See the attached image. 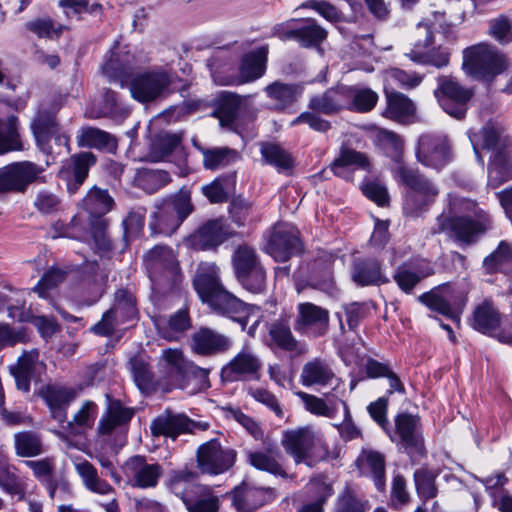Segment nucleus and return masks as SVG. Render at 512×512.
Masks as SVG:
<instances>
[{
	"mask_svg": "<svg viewBox=\"0 0 512 512\" xmlns=\"http://www.w3.org/2000/svg\"><path fill=\"white\" fill-rule=\"evenodd\" d=\"M417 157L426 166L442 168L451 157L450 145L446 136L422 135L419 139Z\"/></svg>",
	"mask_w": 512,
	"mask_h": 512,
	"instance_id": "19",
	"label": "nucleus"
},
{
	"mask_svg": "<svg viewBox=\"0 0 512 512\" xmlns=\"http://www.w3.org/2000/svg\"><path fill=\"white\" fill-rule=\"evenodd\" d=\"M335 377L330 365L319 358L306 362L301 370L300 380L304 386H326Z\"/></svg>",
	"mask_w": 512,
	"mask_h": 512,
	"instance_id": "31",
	"label": "nucleus"
},
{
	"mask_svg": "<svg viewBox=\"0 0 512 512\" xmlns=\"http://www.w3.org/2000/svg\"><path fill=\"white\" fill-rule=\"evenodd\" d=\"M501 314L490 301H483L473 311L472 327L484 334H491L501 325Z\"/></svg>",
	"mask_w": 512,
	"mask_h": 512,
	"instance_id": "32",
	"label": "nucleus"
},
{
	"mask_svg": "<svg viewBox=\"0 0 512 512\" xmlns=\"http://www.w3.org/2000/svg\"><path fill=\"white\" fill-rule=\"evenodd\" d=\"M348 108L357 112H368L372 110L377 101L378 95L369 88H356L347 86Z\"/></svg>",
	"mask_w": 512,
	"mask_h": 512,
	"instance_id": "43",
	"label": "nucleus"
},
{
	"mask_svg": "<svg viewBox=\"0 0 512 512\" xmlns=\"http://www.w3.org/2000/svg\"><path fill=\"white\" fill-rule=\"evenodd\" d=\"M418 299L430 310L449 317L457 323L467 303V295L464 291L452 292L448 286L424 293Z\"/></svg>",
	"mask_w": 512,
	"mask_h": 512,
	"instance_id": "11",
	"label": "nucleus"
},
{
	"mask_svg": "<svg viewBox=\"0 0 512 512\" xmlns=\"http://www.w3.org/2000/svg\"><path fill=\"white\" fill-rule=\"evenodd\" d=\"M242 99L241 96L233 93H221L217 114L222 126L231 124L236 118Z\"/></svg>",
	"mask_w": 512,
	"mask_h": 512,
	"instance_id": "49",
	"label": "nucleus"
},
{
	"mask_svg": "<svg viewBox=\"0 0 512 512\" xmlns=\"http://www.w3.org/2000/svg\"><path fill=\"white\" fill-rule=\"evenodd\" d=\"M297 20L291 19L274 27V35L283 41L294 40L301 47H312L321 44L327 38V31L309 18L301 26H296Z\"/></svg>",
	"mask_w": 512,
	"mask_h": 512,
	"instance_id": "12",
	"label": "nucleus"
},
{
	"mask_svg": "<svg viewBox=\"0 0 512 512\" xmlns=\"http://www.w3.org/2000/svg\"><path fill=\"white\" fill-rule=\"evenodd\" d=\"M77 142L81 147L95 148L109 153H115L117 149V141L114 136L94 127L83 128Z\"/></svg>",
	"mask_w": 512,
	"mask_h": 512,
	"instance_id": "35",
	"label": "nucleus"
},
{
	"mask_svg": "<svg viewBox=\"0 0 512 512\" xmlns=\"http://www.w3.org/2000/svg\"><path fill=\"white\" fill-rule=\"evenodd\" d=\"M65 280V273L58 269L52 268L48 270L38 282L34 291H36L41 298H48L49 291L58 286Z\"/></svg>",
	"mask_w": 512,
	"mask_h": 512,
	"instance_id": "62",
	"label": "nucleus"
},
{
	"mask_svg": "<svg viewBox=\"0 0 512 512\" xmlns=\"http://www.w3.org/2000/svg\"><path fill=\"white\" fill-rule=\"evenodd\" d=\"M512 179V161L505 152L494 154L488 168V185L498 187Z\"/></svg>",
	"mask_w": 512,
	"mask_h": 512,
	"instance_id": "40",
	"label": "nucleus"
},
{
	"mask_svg": "<svg viewBox=\"0 0 512 512\" xmlns=\"http://www.w3.org/2000/svg\"><path fill=\"white\" fill-rule=\"evenodd\" d=\"M414 44L409 57L419 63L431 64L437 68L449 63V52L446 49H429L433 42V32L425 23H419L413 32Z\"/></svg>",
	"mask_w": 512,
	"mask_h": 512,
	"instance_id": "13",
	"label": "nucleus"
},
{
	"mask_svg": "<svg viewBox=\"0 0 512 512\" xmlns=\"http://www.w3.org/2000/svg\"><path fill=\"white\" fill-rule=\"evenodd\" d=\"M297 318L295 330L320 337L325 335L329 329V311L311 302L300 303L297 307Z\"/></svg>",
	"mask_w": 512,
	"mask_h": 512,
	"instance_id": "18",
	"label": "nucleus"
},
{
	"mask_svg": "<svg viewBox=\"0 0 512 512\" xmlns=\"http://www.w3.org/2000/svg\"><path fill=\"white\" fill-rule=\"evenodd\" d=\"M507 67L505 56L489 44L480 43L463 52V68L474 78L492 80Z\"/></svg>",
	"mask_w": 512,
	"mask_h": 512,
	"instance_id": "7",
	"label": "nucleus"
},
{
	"mask_svg": "<svg viewBox=\"0 0 512 512\" xmlns=\"http://www.w3.org/2000/svg\"><path fill=\"white\" fill-rule=\"evenodd\" d=\"M352 280L359 286L380 285L387 282L380 263L373 259L357 260L351 272Z\"/></svg>",
	"mask_w": 512,
	"mask_h": 512,
	"instance_id": "33",
	"label": "nucleus"
},
{
	"mask_svg": "<svg viewBox=\"0 0 512 512\" xmlns=\"http://www.w3.org/2000/svg\"><path fill=\"white\" fill-rule=\"evenodd\" d=\"M14 447L19 457H35L43 452L41 437L33 431H20L14 434Z\"/></svg>",
	"mask_w": 512,
	"mask_h": 512,
	"instance_id": "42",
	"label": "nucleus"
},
{
	"mask_svg": "<svg viewBox=\"0 0 512 512\" xmlns=\"http://www.w3.org/2000/svg\"><path fill=\"white\" fill-rule=\"evenodd\" d=\"M134 412L132 409L122 406L118 400H109L108 406L98 423V433L108 435L116 428L127 424Z\"/></svg>",
	"mask_w": 512,
	"mask_h": 512,
	"instance_id": "30",
	"label": "nucleus"
},
{
	"mask_svg": "<svg viewBox=\"0 0 512 512\" xmlns=\"http://www.w3.org/2000/svg\"><path fill=\"white\" fill-rule=\"evenodd\" d=\"M74 467L87 490L99 495L112 496L111 501L104 505L106 512H118L115 490L99 477L97 469L87 460L74 463Z\"/></svg>",
	"mask_w": 512,
	"mask_h": 512,
	"instance_id": "23",
	"label": "nucleus"
},
{
	"mask_svg": "<svg viewBox=\"0 0 512 512\" xmlns=\"http://www.w3.org/2000/svg\"><path fill=\"white\" fill-rule=\"evenodd\" d=\"M281 445L296 464L304 463L312 467L328 456L323 437L311 426L286 430Z\"/></svg>",
	"mask_w": 512,
	"mask_h": 512,
	"instance_id": "3",
	"label": "nucleus"
},
{
	"mask_svg": "<svg viewBox=\"0 0 512 512\" xmlns=\"http://www.w3.org/2000/svg\"><path fill=\"white\" fill-rule=\"evenodd\" d=\"M207 427V423H196L185 415H169L154 420L151 429L154 435H165L175 439L181 433H192L196 428L205 430Z\"/></svg>",
	"mask_w": 512,
	"mask_h": 512,
	"instance_id": "27",
	"label": "nucleus"
},
{
	"mask_svg": "<svg viewBox=\"0 0 512 512\" xmlns=\"http://www.w3.org/2000/svg\"><path fill=\"white\" fill-rule=\"evenodd\" d=\"M436 95L439 104L447 114L456 119H462L466 114L467 103L473 92L451 78H443Z\"/></svg>",
	"mask_w": 512,
	"mask_h": 512,
	"instance_id": "16",
	"label": "nucleus"
},
{
	"mask_svg": "<svg viewBox=\"0 0 512 512\" xmlns=\"http://www.w3.org/2000/svg\"><path fill=\"white\" fill-rule=\"evenodd\" d=\"M73 182L68 183V189L74 193L88 175L91 166L95 165L96 157L91 152H82L71 157Z\"/></svg>",
	"mask_w": 512,
	"mask_h": 512,
	"instance_id": "44",
	"label": "nucleus"
},
{
	"mask_svg": "<svg viewBox=\"0 0 512 512\" xmlns=\"http://www.w3.org/2000/svg\"><path fill=\"white\" fill-rule=\"evenodd\" d=\"M364 474L370 475L378 490L384 487L385 460L381 453L373 450H363L357 459Z\"/></svg>",
	"mask_w": 512,
	"mask_h": 512,
	"instance_id": "36",
	"label": "nucleus"
},
{
	"mask_svg": "<svg viewBox=\"0 0 512 512\" xmlns=\"http://www.w3.org/2000/svg\"><path fill=\"white\" fill-rule=\"evenodd\" d=\"M265 54L257 51L246 55L240 68L242 82H250L260 78L265 72Z\"/></svg>",
	"mask_w": 512,
	"mask_h": 512,
	"instance_id": "48",
	"label": "nucleus"
},
{
	"mask_svg": "<svg viewBox=\"0 0 512 512\" xmlns=\"http://www.w3.org/2000/svg\"><path fill=\"white\" fill-rule=\"evenodd\" d=\"M24 149L17 116L10 115L6 120L0 119V155Z\"/></svg>",
	"mask_w": 512,
	"mask_h": 512,
	"instance_id": "34",
	"label": "nucleus"
},
{
	"mask_svg": "<svg viewBox=\"0 0 512 512\" xmlns=\"http://www.w3.org/2000/svg\"><path fill=\"white\" fill-rule=\"evenodd\" d=\"M43 168L30 161L14 162L0 168V194L24 192L39 180Z\"/></svg>",
	"mask_w": 512,
	"mask_h": 512,
	"instance_id": "10",
	"label": "nucleus"
},
{
	"mask_svg": "<svg viewBox=\"0 0 512 512\" xmlns=\"http://www.w3.org/2000/svg\"><path fill=\"white\" fill-rule=\"evenodd\" d=\"M192 211L190 193L181 190L173 198L163 201L157 207L150 223L151 229L155 233L171 235Z\"/></svg>",
	"mask_w": 512,
	"mask_h": 512,
	"instance_id": "8",
	"label": "nucleus"
},
{
	"mask_svg": "<svg viewBox=\"0 0 512 512\" xmlns=\"http://www.w3.org/2000/svg\"><path fill=\"white\" fill-rule=\"evenodd\" d=\"M397 174L409 188L403 204L404 213L410 217H418L435 201L439 189L412 168L401 166Z\"/></svg>",
	"mask_w": 512,
	"mask_h": 512,
	"instance_id": "6",
	"label": "nucleus"
},
{
	"mask_svg": "<svg viewBox=\"0 0 512 512\" xmlns=\"http://www.w3.org/2000/svg\"><path fill=\"white\" fill-rule=\"evenodd\" d=\"M469 138L475 153L481 161L482 159L479 156L480 149L491 150L495 153L503 152L502 149L506 146L507 142L504 128L495 122L486 123L477 132H470Z\"/></svg>",
	"mask_w": 512,
	"mask_h": 512,
	"instance_id": "25",
	"label": "nucleus"
},
{
	"mask_svg": "<svg viewBox=\"0 0 512 512\" xmlns=\"http://www.w3.org/2000/svg\"><path fill=\"white\" fill-rule=\"evenodd\" d=\"M121 322H126L136 316V308L133 297L125 290H119L115 294V303L111 308Z\"/></svg>",
	"mask_w": 512,
	"mask_h": 512,
	"instance_id": "57",
	"label": "nucleus"
},
{
	"mask_svg": "<svg viewBox=\"0 0 512 512\" xmlns=\"http://www.w3.org/2000/svg\"><path fill=\"white\" fill-rule=\"evenodd\" d=\"M269 334L274 343L287 351H293L297 347V341L293 337L290 328L287 325L278 323L271 326Z\"/></svg>",
	"mask_w": 512,
	"mask_h": 512,
	"instance_id": "61",
	"label": "nucleus"
},
{
	"mask_svg": "<svg viewBox=\"0 0 512 512\" xmlns=\"http://www.w3.org/2000/svg\"><path fill=\"white\" fill-rule=\"evenodd\" d=\"M194 288L203 302L216 312L237 321L245 329L248 319L259 311L256 306L245 304L224 289L219 279V268L214 263L203 262L198 266Z\"/></svg>",
	"mask_w": 512,
	"mask_h": 512,
	"instance_id": "1",
	"label": "nucleus"
},
{
	"mask_svg": "<svg viewBox=\"0 0 512 512\" xmlns=\"http://www.w3.org/2000/svg\"><path fill=\"white\" fill-rule=\"evenodd\" d=\"M299 231L291 224H277L269 238L266 250L275 261L285 262L300 250Z\"/></svg>",
	"mask_w": 512,
	"mask_h": 512,
	"instance_id": "15",
	"label": "nucleus"
},
{
	"mask_svg": "<svg viewBox=\"0 0 512 512\" xmlns=\"http://www.w3.org/2000/svg\"><path fill=\"white\" fill-rule=\"evenodd\" d=\"M236 455L235 450L223 447L216 439H212L198 447L197 468L203 474L219 475L234 465Z\"/></svg>",
	"mask_w": 512,
	"mask_h": 512,
	"instance_id": "9",
	"label": "nucleus"
},
{
	"mask_svg": "<svg viewBox=\"0 0 512 512\" xmlns=\"http://www.w3.org/2000/svg\"><path fill=\"white\" fill-rule=\"evenodd\" d=\"M296 395L301 399L305 409L310 413L328 418L335 415V408L329 406L324 399L303 391L297 392Z\"/></svg>",
	"mask_w": 512,
	"mask_h": 512,
	"instance_id": "55",
	"label": "nucleus"
},
{
	"mask_svg": "<svg viewBox=\"0 0 512 512\" xmlns=\"http://www.w3.org/2000/svg\"><path fill=\"white\" fill-rule=\"evenodd\" d=\"M299 8H307L316 11L331 23H337L342 19V13L336 6L325 0H306Z\"/></svg>",
	"mask_w": 512,
	"mask_h": 512,
	"instance_id": "60",
	"label": "nucleus"
},
{
	"mask_svg": "<svg viewBox=\"0 0 512 512\" xmlns=\"http://www.w3.org/2000/svg\"><path fill=\"white\" fill-rule=\"evenodd\" d=\"M233 263L238 279L259 267L254 249L240 246L234 253Z\"/></svg>",
	"mask_w": 512,
	"mask_h": 512,
	"instance_id": "50",
	"label": "nucleus"
},
{
	"mask_svg": "<svg viewBox=\"0 0 512 512\" xmlns=\"http://www.w3.org/2000/svg\"><path fill=\"white\" fill-rule=\"evenodd\" d=\"M395 427L396 434L400 437L401 443L408 453L422 452L424 443L417 416L407 413L399 414L395 418Z\"/></svg>",
	"mask_w": 512,
	"mask_h": 512,
	"instance_id": "24",
	"label": "nucleus"
},
{
	"mask_svg": "<svg viewBox=\"0 0 512 512\" xmlns=\"http://www.w3.org/2000/svg\"><path fill=\"white\" fill-rule=\"evenodd\" d=\"M369 165V160L365 154L353 149L344 148L333 161L331 169L335 175L343 176L345 167L352 166L356 169H368Z\"/></svg>",
	"mask_w": 512,
	"mask_h": 512,
	"instance_id": "45",
	"label": "nucleus"
},
{
	"mask_svg": "<svg viewBox=\"0 0 512 512\" xmlns=\"http://www.w3.org/2000/svg\"><path fill=\"white\" fill-rule=\"evenodd\" d=\"M196 478V473L186 468L173 470L167 487L182 500L188 512H219V497L209 487L197 484Z\"/></svg>",
	"mask_w": 512,
	"mask_h": 512,
	"instance_id": "2",
	"label": "nucleus"
},
{
	"mask_svg": "<svg viewBox=\"0 0 512 512\" xmlns=\"http://www.w3.org/2000/svg\"><path fill=\"white\" fill-rule=\"evenodd\" d=\"M113 198L107 190L94 186L81 201V207L94 218H102L113 207Z\"/></svg>",
	"mask_w": 512,
	"mask_h": 512,
	"instance_id": "37",
	"label": "nucleus"
},
{
	"mask_svg": "<svg viewBox=\"0 0 512 512\" xmlns=\"http://www.w3.org/2000/svg\"><path fill=\"white\" fill-rule=\"evenodd\" d=\"M0 487L9 495L23 499L26 494V483L14 469L5 467L0 470Z\"/></svg>",
	"mask_w": 512,
	"mask_h": 512,
	"instance_id": "51",
	"label": "nucleus"
},
{
	"mask_svg": "<svg viewBox=\"0 0 512 512\" xmlns=\"http://www.w3.org/2000/svg\"><path fill=\"white\" fill-rule=\"evenodd\" d=\"M192 349L203 356L223 353L230 349L231 340L210 328H200L192 336Z\"/></svg>",
	"mask_w": 512,
	"mask_h": 512,
	"instance_id": "26",
	"label": "nucleus"
},
{
	"mask_svg": "<svg viewBox=\"0 0 512 512\" xmlns=\"http://www.w3.org/2000/svg\"><path fill=\"white\" fill-rule=\"evenodd\" d=\"M181 137L178 134H159L152 144V155L156 160L169 156L180 144Z\"/></svg>",
	"mask_w": 512,
	"mask_h": 512,
	"instance_id": "54",
	"label": "nucleus"
},
{
	"mask_svg": "<svg viewBox=\"0 0 512 512\" xmlns=\"http://www.w3.org/2000/svg\"><path fill=\"white\" fill-rule=\"evenodd\" d=\"M43 397L50 408L53 418L59 423L66 422V409L69 403L76 397L73 388L53 384L43 390Z\"/></svg>",
	"mask_w": 512,
	"mask_h": 512,
	"instance_id": "28",
	"label": "nucleus"
},
{
	"mask_svg": "<svg viewBox=\"0 0 512 512\" xmlns=\"http://www.w3.org/2000/svg\"><path fill=\"white\" fill-rule=\"evenodd\" d=\"M247 459L248 463L257 470L283 478L288 476L280 462L281 454L276 446L269 445L261 450L249 451Z\"/></svg>",
	"mask_w": 512,
	"mask_h": 512,
	"instance_id": "29",
	"label": "nucleus"
},
{
	"mask_svg": "<svg viewBox=\"0 0 512 512\" xmlns=\"http://www.w3.org/2000/svg\"><path fill=\"white\" fill-rule=\"evenodd\" d=\"M97 411L98 407L95 402L84 401L73 415L72 420L67 422V427L74 434H77L79 429L91 428L95 422Z\"/></svg>",
	"mask_w": 512,
	"mask_h": 512,
	"instance_id": "46",
	"label": "nucleus"
},
{
	"mask_svg": "<svg viewBox=\"0 0 512 512\" xmlns=\"http://www.w3.org/2000/svg\"><path fill=\"white\" fill-rule=\"evenodd\" d=\"M172 82L171 75L161 69L137 74L130 83L132 97L142 103L160 97Z\"/></svg>",
	"mask_w": 512,
	"mask_h": 512,
	"instance_id": "14",
	"label": "nucleus"
},
{
	"mask_svg": "<svg viewBox=\"0 0 512 512\" xmlns=\"http://www.w3.org/2000/svg\"><path fill=\"white\" fill-rule=\"evenodd\" d=\"M347 86H337L327 89L321 94L313 95L308 103L312 112H303L290 122V126L307 124L317 132H326L330 129V122L316 113L335 115L348 108Z\"/></svg>",
	"mask_w": 512,
	"mask_h": 512,
	"instance_id": "4",
	"label": "nucleus"
},
{
	"mask_svg": "<svg viewBox=\"0 0 512 512\" xmlns=\"http://www.w3.org/2000/svg\"><path fill=\"white\" fill-rule=\"evenodd\" d=\"M31 130L37 144L41 147L59 131L54 115L47 111L37 113L31 122Z\"/></svg>",
	"mask_w": 512,
	"mask_h": 512,
	"instance_id": "41",
	"label": "nucleus"
},
{
	"mask_svg": "<svg viewBox=\"0 0 512 512\" xmlns=\"http://www.w3.org/2000/svg\"><path fill=\"white\" fill-rule=\"evenodd\" d=\"M489 31L490 35L499 42L508 43L512 41V23L505 16L492 19L490 21Z\"/></svg>",
	"mask_w": 512,
	"mask_h": 512,
	"instance_id": "63",
	"label": "nucleus"
},
{
	"mask_svg": "<svg viewBox=\"0 0 512 512\" xmlns=\"http://www.w3.org/2000/svg\"><path fill=\"white\" fill-rule=\"evenodd\" d=\"M232 235L226 222L219 218L208 220L200 226L189 238V244L195 249L214 248Z\"/></svg>",
	"mask_w": 512,
	"mask_h": 512,
	"instance_id": "22",
	"label": "nucleus"
},
{
	"mask_svg": "<svg viewBox=\"0 0 512 512\" xmlns=\"http://www.w3.org/2000/svg\"><path fill=\"white\" fill-rule=\"evenodd\" d=\"M387 108L384 112L385 117L398 121L406 122L414 116L416 107L411 99L401 93H390L387 95Z\"/></svg>",
	"mask_w": 512,
	"mask_h": 512,
	"instance_id": "39",
	"label": "nucleus"
},
{
	"mask_svg": "<svg viewBox=\"0 0 512 512\" xmlns=\"http://www.w3.org/2000/svg\"><path fill=\"white\" fill-rule=\"evenodd\" d=\"M123 471L133 487L142 489L155 487L163 474L159 464L148 463L142 456L128 459L123 466Z\"/></svg>",
	"mask_w": 512,
	"mask_h": 512,
	"instance_id": "20",
	"label": "nucleus"
},
{
	"mask_svg": "<svg viewBox=\"0 0 512 512\" xmlns=\"http://www.w3.org/2000/svg\"><path fill=\"white\" fill-rule=\"evenodd\" d=\"M367 502L362 501L354 492L346 490L340 497L336 512H365Z\"/></svg>",
	"mask_w": 512,
	"mask_h": 512,
	"instance_id": "64",
	"label": "nucleus"
},
{
	"mask_svg": "<svg viewBox=\"0 0 512 512\" xmlns=\"http://www.w3.org/2000/svg\"><path fill=\"white\" fill-rule=\"evenodd\" d=\"M452 207L455 212H473L475 218L468 215L452 218L440 217L438 219L440 232H447L451 237L468 243L474 236L484 233L488 228L489 218L483 210L477 208L475 202L470 200L455 201Z\"/></svg>",
	"mask_w": 512,
	"mask_h": 512,
	"instance_id": "5",
	"label": "nucleus"
},
{
	"mask_svg": "<svg viewBox=\"0 0 512 512\" xmlns=\"http://www.w3.org/2000/svg\"><path fill=\"white\" fill-rule=\"evenodd\" d=\"M145 263L152 277L164 275L172 282L180 277L179 263L173 250L167 246H155L145 255Z\"/></svg>",
	"mask_w": 512,
	"mask_h": 512,
	"instance_id": "21",
	"label": "nucleus"
},
{
	"mask_svg": "<svg viewBox=\"0 0 512 512\" xmlns=\"http://www.w3.org/2000/svg\"><path fill=\"white\" fill-rule=\"evenodd\" d=\"M512 261V247L505 241H501L489 256L484 259V267L490 273L497 271L503 265Z\"/></svg>",
	"mask_w": 512,
	"mask_h": 512,
	"instance_id": "56",
	"label": "nucleus"
},
{
	"mask_svg": "<svg viewBox=\"0 0 512 512\" xmlns=\"http://www.w3.org/2000/svg\"><path fill=\"white\" fill-rule=\"evenodd\" d=\"M261 154L265 161L279 169H287L292 165V159L280 146L272 143L261 145Z\"/></svg>",
	"mask_w": 512,
	"mask_h": 512,
	"instance_id": "53",
	"label": "nucleus"
},
{
	"mask_svg": "<svg viewBox=\"0 0 512 512\" xmlns=\"http://www.w3.org/2000/svg\"><path fill=\"white\" fill-rule=\"evenodd\" d=\"M238 158V153L229 148H214L203 151V163L207 169H217Z\"/></svg>",
	"mask_w": 512,
	"mask_h": 512,
	"instance_id": "52",
	"label": "nucleus"
},
{
	"mask_svg": "<svg viewBox=\"0 0 512 512\" xmlns=\"http://www.w3.org/2000/svg\"><path fill=\"white\" fill-rule=\"evenodd\" d=\"M268 97L275 101L277 109H284L292 104L300 93L296 86L281 82H274L265 89Z\"/></svg>",
	"mask_w": 512,
	"mask_h": 512,
	"instance_id": "47",
	"label": "nucleus"
},
{
	"mask_svg": "<svg viewBox=\"0 0 512 512\" xmlns=\"http://www.w3.org/2000/svg\"><path fill=\"white\" fill-rule=\"evenodd\" d=\"M170 175L162 170L143 171L139 177V185L149 193H153L170 182Z\"/></svg>",
	"mask_w": 512,
	"mask_h": 512,
	"instance_id": "58",
	"label": "nucleus"
},
{
	"mask_svg": "<svg viewBox=\"0 0 512 512\" xmlns=\"http://www.w3.org/2000/svg\"><path fill=\"white\" fill-rule=\"evenodd\" d=\"M130 364L137 387L142 392H150L153 388V380L148 365L139 358L131 359Z\"/></svg>",
	"mask_w": 512,
	"mask_h": 512,
	"instance_id": "59",
	"label": "nucleus"
},
{
	"mask_svg": "<svg viewBox=\"0 0 512 512\" xmlns=\"http://www.w3.org/2000/svg\"><path fill=\"white\" fill-rule=\"evenodd\" d=\"M9 317L19 322H31L39 331L42 337L48 338L59 330V324L53 317L34 316L30 312L22 311L18 307H9Z\"/></svg>",
	"mask_w": 512,
	"mask_h": 512,
	"instance_id": "38",
	"label": "nucleus"
},
{
	"mask_svg": "<svg viewBox=\"0 0 512 512\" xmlns=\"http://www.w3.org/2000/svg\"><path fill=\"white\" fill-rule=\"evenodd\" d=\"M262 361L256 353L245 348L238 352L221 370L224 382H236L258 377Z\"/></svg>",
	"mask_w": 512,
	"mask_h": 512,
	"instance_id": "17",
	"label": "nucleus"
}]
</instances>
